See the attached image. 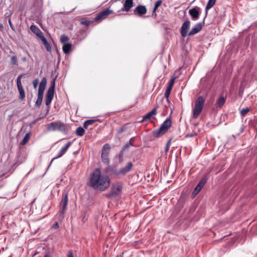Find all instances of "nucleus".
Returning <instances> with one entry per match:
<instances>
[{
	"label": "nucleus",
	"instance_id": "nucleus-31",
	"mask_svg": "<svg viewBox=\"0 0 257 257\" xmlns=\"http://www.w3.org/2000/svg\"><path fill=\"white\" fill-rule=\"evenodd\" d=\"M134 138L131 139L130 142L126 144L122 148V151L128 148L131 146H133Z\"/></svg>",
	"mask_w": 257,
	"mask_h": 257
},
{
	"label": "nucleus",
	"instance_id": "nucleus-50",
	"mask_svg": "<svg viewBox=\"0 0 257 257\" xmlns=\"http://www.w3.org/2000/svg\"><path fill=\"white\" fill-rule=\"evenodd\" d=\"M157 9H158V8H155V7H154V9H153V13H155V12L156 11V10H157Z\"/></svg>",
	"mask_w": 257,
	"mask_h": 257
},
{
	"label": "nucleus",
	"instance_id": "nucleus-11",
	"mask_svg": "<svg viewBox=\"0 0 257 257\" xmlns=\"http://www.w3.org/2000/svg\"><path fill=\"white\" fill-rule=\"evenodd\" d=\"M71 144V142H68L64 147H63L61 150L59 151L57 155L54 158L52 159V160L51 161L50 164L49 166L51 165L52 163V162L54 161V160L59 158L61 157L63 155L65 154L66 151H67L68 149L70 147V145ZM50 166H49V167Z\"/></svg>",
	"mask_w": 257,
	"mask_h": 257
},
{
	"label": "nucleus",
	"instance_id": "nucleus-35",
	"mask_svg": "<svg viewBox=\"0 0 257 257\" xmlns=\"http://www.w3.org/2000/svg\"><path fill=\"white\" fill-rule=\"evenodd\" d=\"M249 111V109L247 107L243 108L240 110V113L241 115H245Z\"/></svg>",
	"mask_w": 257,
	"mask_h": 257
},
{
	"label": "nucleus",
	"instance_id": "nucleus-16",
	"mask_svg": "<svg viewBox=\"0 0 257 257\" xmlns=\"http://www.w3.org/2000/svg\"><path fill=\"white\" fill-rule=\"evenodd\" d=\"M30 30L33 33L35 34L40 39L41 38L42 35H44L41 30L35 25H32L30 26Z\"/></svg>",
	"mask_w": 257,
	"mask_h": 257
},
{
	"label": "nucleus",
	"instance_id": "nucleus-15",
	"mask_svg": "<svg viewBox=\"0 0 257 257\" xmlns=\"http://www.w3.org/2000/svg\"><path fill=\"white\" fill-rule=\"evenodd\" d=\"M202 26L200 23L196 24L191 30L188 33V36L195 35L198 33L202 29Z\"/></svg>",
	"mask_w": 257,
	"mask_h": 257
},
{
	"label": "nucleus",
	"instance_id": "nucleus-52",
	"mask_svg": "<svg viewBox=\"0 0 257 257\" xmlns=\"http://www.w3.org/2000/svg\"><path fill=\"white\" fill-rule=\"evenodd\" d=\"M13 79H12L11 80V82H10L12 85V83H13Z\"/></svg>",
	"mask_w": 257,
	"mask_h": 257
},
{
	"label": "nucleus",
	"instance_id": "nucleus-41",
	"mask_svg": "<svg viewBox=\"0 0 257 257\" xmlns=\"http://www.w3.org/2000/svg\"><path fill=\"white\" fill-rule=\"evenodd\" d=\"M17 83L18 89L20 88V87H23L21 81H19L18 79H17Z\"/></svg>",
	"mask_w": 257,
	"mask_h": 257
},
{
	"label": "nucleus",
	"instance_id": "nucleus-51",
	"mask_svg": "<svg viewBox=\"0 0 257 257\" xmlns=\"http://www.w3.org/2000/svg\"><path fill=\"white\" fill-rule=\"evenodd\" d=\"M122 154H119V158L122 157Z\"/></svg>",
	"mask_w": 257,
	"mask_h": 257
},
{
	"label": "nucleus",
	"instance_id": "nucleus-42",
	"mask_svg": "<svg viewBox=\"0 0 257 257\" xmlns=\"http://www.w3.org/2000/svg\"><path fill=\"white\" fill-rule=\"evenodd\" d=\"M126 129V127L123 126V127H121L120 129H119L118 131H117V132L118 133L120 134V133H122Z\"/></svg>",
	"mask_w": 257,
	"mask_h": 257
},
{
	"label": "nucleus",
	"instance_id": "nucleus-20",
	"mask_svg": "<svg viewBox=\"0 0 257 257\" xmlns=\"http://www.w3.org/2000/svg\"><path fill=\"white\" fill-rule=\"evenodd\" d=\"M6 87L3 82H0V102L5 98Z\"/></svg>",
	"mask_w": 257,
	"mask_h": 257
},
{
	"label": "nucleus",
	"instance_id": "nucleus-53",
	"mask_svg": "<svg viewBox=\"0 0 257 257\" xmlns=\"http://www.w3.org/2000/svg\"><path fill=\"white\" fill-rule=\"evenodd\" d=\"M44 257H50L48 255H45Z\"/></svg>",
	"mask_w": 257,
	"mask_h": 257
},
{
	"label": "nucleus",
	"instance_id": "nucleus-49",
	"mask_svg": "<svg viewBox=\"0 0 257 257\" xmlns=\"http://www.w3.org/2000/svg\"><path fill=\"white\" fill-rule=\"evenodd\" d=\"M22 78V75H19L18 77H17V79H18L19 81H21V79Z\"/></svg>",
	"mask_w": 257,
	"mask_h": 257
},
{
	"label": "nucleus",
	"instance_id": "nucleus-40",
	"mask_svg": "<svg viewBox=\"0 0 257 257\" xmlns=\"http://www.w3.org/2000/svg\"><path fill=\"white\" fill-rule=\"evenodd\" d=\"M196 135L197 134H196V133L192 132V133H191L190 134H188L186 135L185 137L186 138H191V137H193L196 136Z\"/></svg>",
	"mask_w": 257,
	"mask_h": 257
},
{
	"label": "nucleus",
	"instance_id": "nucleus-18",
	"mask_svg": "<svg viewBox=\"0 0 257 257\" xmlns=\"http://www.w3.org/2000/svg\"><path fill=\"white\" fill-rule=\"evenodd\" d=\"M40 40L42 41L45 48L47 50L48 52H51L52 50L51 46L50 43L48 42L46 38L44 37V35H42L41 38Z\"/></svg>",
	"mask_w": 257,
	"mask_h": 257
},
{
	"label": "nucleus",
	"instance_id": "nucleus-1",
	"mask_svg": "<svg viewBox=\"0 0 257 257\" xmlns=\"http://www.w3.org/2000/svg\"><path fill=\"white\" fill-rule=\"evenodd\" d=\"M110 185V178L103 174L99 169H95L90 173L88 185L94 190L104 191L109 188Z\"/></svg>",
	"mask_w": 257,
	"mask_h": 257
},
{
	"label": "nucleus",
	"instance_id": "nucleus-21",
	"mask_svg": "<svg viewBox=\"0 0 257 257\" xmlns=\"http://www.w3.org/2000/svg\"><path fill=\"white\" fill-rule=\"evenodd\" d=\"M206 182V179H203L201 181H200L195 188L194 192L196 194L198 193L201 190L202 188L203 187Z\"/></svg>",
	"mask_w": 257,
	"mask_h": 257
},
{
	"label": "nucleus",
	"instance_id": "nucleus-30",
	"mask_svg": "<svg viewBox=\"0 0 257 257\" xmlns=\"http://www.w3.org/2000/svg\"><path fill=\"white\" fill-rule=\"evenodd\" d=\"M95 121L94 119H88L86 120L83 123V126L84 128H87L89 125H91Z\"/></svg>",
	"mask_w": 257,
	"mask_h": 257
},
{
	"label": "nucleus",
	"instance_id": "nucleus-33",
	"mask_svg": "<svg viewBox=\"0 0 257 257\" xmlns=\"http://www.w3.org/2000/svg\"><path fill=\"white\" fill-rule=\"evenodd\" d=\"M91 22L86 18H83L81 20L80 24L86 26H89Z\"/></svg>",
	"mask_w": 257,
	"mask_h": 257
},
{
	"label": "nucleus",
	"instance_id": "nucleus-27",
	"mask_svg": "<svg viewBox=\"0 0 257 257\" xmlns=\"http://www.w3.org/2000/svg\"><path fill=\"white\" fill-rule=\"evenodd\" d=\"M75 133L77 136L82 137L85 133V130L82 127L79 126L76 129Z\"/></svg>",
	"mask_w": 257,
	"mask_h": 257
},
{
	"label": "nucleus",
	"instance_id": "nucleus-10",
	"mask_svg": "<svg viewBox=\"0 0 257 257\" xmlns=\"http://www.w3.org/2000/svg\"><path fill=\"white\" fill-rule=\"evenodd\" d=\"M68 195L67 193L63 195L61 201L60 202V206L62 207L61 210V214L62 215V217H64V215L66 210L67 206L68 205Z\"/></svg>",
	"mask_w": 257,
	"mask_h": 257
},
{
	"label": "nucleus",
	"instance_id": "nucleus-17",
	"mask_svg": "<svg viewBox=\"0 0 257 257\" xmlns=\"http://www.w3.org/2000/svg\"><path fill=\"white\" fill-rule=\"evenodd\" d=\"M157 113V109L156 108H153L151 111L147 113L144 116H143V119L140 120V122H143L147 120H150L154 115Z\"/></svg>",
	"mask_w": 257,
	"mask_h": 257
},
{
	"label": "nucleus",
	"instance_id": "nucleus-39",
	"mask_svg": "<svg viewBox=\"0 0 257 257\" xmlns=\"http://www.w3.org/2000/svg\"><path fill=\"white\" fill-rule=\"evenodd\" d=\"M162 2L161 0L157 1L155 4L154 7H155V8H158L162 4Z\"/></svg>",
	"mask_w": 257,
	"mask_h": 257
},
{
	"label": "nucleus",
	"instance_id": "nucleus-14",
	"mask_svg": "<svg viewBox=\"0 0 257 257\" xmlns=\"http://www.w3.org/2000/svg\"><path fill=\"white\" fill-rule=\"evenodd\" d=\"M147 10L145 6L142 5H139L137 6L134 10V12L135 14L141 16L147 13Z\"/></svg>",
	"mask_w": 257,
	"mask_h": 257
},
{
	"label": "nucleus",
	"instance_id": "nucleus-45",
	"mask_svg": "<svg viewBox=\"0 0 257 257\" xmlns=\"http://www.w3.org/2000/svg\"><path fill=\"white\" fill-rule=\"evenodd\" d=\"M52 227L55 229L58 228L59 227L58 223L57 222H55V223L53 225Z\"/></svg>",
	"mask_w": 257,
	"mask_h": 257
},
{
	"label": "nucleus",
	"instance_id": "nucleus-38",
	"mask_svg": "<svg viewBox=\"0 0 257 257\" xmlns=\"http://www.w3.org/2000/svg\"><path fill=\"white\" fill-rule=\"evenodd\" d=\"M11 62L13 65L16 64V57L15 55H13L11 58Z\"/></svg>",
	"mask_w": 257,
	"mask_h": 257
},
{
	"label": "nucleus",
	"instance_id": "nucleus-12",
	"mask_svg": "<svg viewBox=\"0 0 257 257\" xmlns=\"http://www.w3.org/2000/svg\"><path fill=\"white\" fill-rule=\"evenodd\" d=\"M190 25V22L189 20H186L183 23L180 31L181 36L183 37H185L188 35V29L189 28Z\"/></svg>",
	"mask_w": 257,
	"mask_h": 257
},
{
	"label": "nucleus",
	"instance_id": "nucleus-9",
	"mask_svg": "<svg viewBox=\"0 0 257 257\" xmlns=\"http://www.w3.org/2000/svg\"><path fill=\"white\" fill-rule=\"evenodd\" d=\"M133 167V163L131 162H129L125 167L120 169L118 171L116 172L115 174L118 176L124 175L132 170Z\"/></svg>",
	"mask_w": 257,
	"mask_h": 257
},
{
	"label": "nucleus",
	"instance_id": "nucleus-3",
	"mask_svg": "<svg viewBox=\"0 0 257 257\" xmlns=\"http://www.w3.org/2000/svg\"><path fill=\"white\" fill-rule=\"evenodd\" d=\"M47 130L49 132L59 131L62 133H66L67 131L66 125L60 121L49 123L47 125Z\"/></svg>",
	"mask_w": 257,
	"mask_h": 257
},
{
	"label": "nucleus",
	"instance_id": "nucleus-36",
	"mask_svg": "<svg viewBox=\"0 0 257 257\" xmlns=\"http://www.w3.org/2000/svg\"><path fill=\"white\" fill-rule=\"evenodd\" d=\"M175 79H176V77H174V78H172L171 79V80L169 81V85L168 87H170L171 88H173Z\"/></svg>",
	"mask_w": 257,
	"mask_h": 257
},
{
	"label": "nucleus",
	"instance_id": "nucleus-22",
	"mask_svg": "<svg viewBox=\"0 0 257 257\" xmlns=\"http://www.w3.org/2000/svg\"><path fill=\"white\" fill-rule=\"evenodd\" d=\"M226 101V97L220 96L216 102L217 107L221 108L224 105Z\"/></svg>",
	"mask_w": 257,
	"mask_h": 257
},
{
	"label": "nucleus",
	"instance_id": "nucleus-34",
	"mask_svg": "<svg viewBox=\"0 0 257 257\" xmlns=\"http://www.w3.org/2000/svg\"><path fill=\"white\" fill-rule=\"evenodd\" d=\"M172 88L168 87L165 92V96L167 101H169V97Z\"/></svg>",
	"mask_w": 257,
	"mask_h": 257
},
{
	"label": "nucleus",
	"instance_id": "nucleus-29",
	"mask_svg": "<svg viewBox=\"0 0 257 257\" xmlns=\"http://www.w3.org/2000/svg\"><path fill=\"white\" fill-rule=\"evenodd\" d=\"M101 158L102 161L104 163H105L107 165L109 164V159L108 158V155L105 154L104 153H101Z\"/></svg>",
	"mask_w": 257,
	"mask_h": 257
},
{
	"label": "nucleus",
	"instance_id": "nucleus-44",
	"mask_svg": "<svg viewBox=\"0 0 257 257\" xmlns=\"http://www.w3.org/2000/svg\"><path fill=\"white\" fill-rule=\"evenodd\" d=\"M67 257H74L73 253L72 251H68Z\"/></svg>",
	"mask_w": 257,
	"mask_h": 257
},
{
	"label": "nucleus",
	"instance_id": "nucleus-47",
	"mask_svg": "<svg viewBox=\"0 0 257 257\" xmlns=\"http://www.w3.org/2000/svg\"><path fill=\"white\" fill-rule=\"evenodd\" d=\"M9 25H10V26L11 28L13 30H14V28H13V25H12V22H11V21L10 19H9Z\"/></svg>",
	"mask_w": 257,
	"mask_h": 257
},
{
	"label": "nucleus",
	"instance_id": "nucleus-28",
	"mask_svg": "<svg viewBox=\"0 0 257 257\" xmlns=\"http://www.w3.org/2000/svg\"><path fill=\"white\" fill-rule=\"evenodd\" d=\"M19 92V99L21 100H24L25 98V92L23 87H20V88L18 89Z\"/></svg>",
	"mask_w": 257,
	"mask_h": 257
},
{
	"label": "nucleus",
	"instance_id": "nucleus-23",
	"mask_svg": "<svg viewBox=\"0 0 257 257\" xmlns=\"http://www.w3.org/2000/svg\"><path fill=\"white\" fill-rule=\"evenodd\" d=\"M72 44L70 43H65L64 44L62 50L65 54H68L71 50Z\"/></svg>",
	"mask_w": 257,
	"mask_h": 257
},
{
	"label": "nucleus",
	"instance_id": "nucleus-8",
	"mask_svg": "<svg viewBox=\"0 0 257 257\" xmlns=\"http://www.w3.org/2000/svg\"><path fill=\"white\" fill-rule=\"evenodd\" d=\"M112 13V11L108 9H105L98 14L97 16L95 18V21L96 22H99L106 19L108 16L110 15Z\"/></svg>",
	"mask_w": 257,
	"mask_h": 257
},
{
	"label": "nucleus",
	"instance_id": "nucleus-5",
	"mask_svg": "<svg viewBox=\"0 0 257 257\" xmlns=\"http://www.w3.org/2000/svg\"><path fill=\"white\" fill-rule=\"evenodd\" d=\"M47 84V79L45 77H44L39 85V89H38V98L36 102V106L37 107H39L41 106L43 98V94L45 90L46 86Z\"/></svg>",
	"mask_w": 257,
	"mask_h": 257
},
{
	"label": "nucleus",
	"instance_id": "nucleus-32",
	"mask_svg": "<svg viewBox=\"0 0 257 257\" xmlns=\"http://www.w3.org/2000/svg\"><path fill=\"white\" fill-rule=\"evenodd\" d=\"M68 40H69V38L67 35H66L65 34H63L61 36L60 42L62 43L65 44Z\"/></svg>",
	"mask_w": 257,
	"mask_h": 257
},
{
	"label": "nucleus",
	"instance_id": "nucleus-4",
	"mask_svg": "<svg viewBox=\"0 0 257 257\" xmlns=\"http://www.w3.org/2000/svg\"><path fill=\"white\" fill-rule=\"evenodd\" d=\"M122 189V183L117 182L111 186L109 193L106 194L108 198L117 197L121 194Z\"/></svg>",
	"mask_w": 257,
	"mask_h": 257
},
{
	"label": "nucleus",
	"instance_id": "nucleus-26",
	"mask_svg": "<svg viewBox=\"0 0 257 257\" xmlns=\"http://www.w3.org/2000/svg\"><path fill=\"white\" fill-rule=\"evenodd\" d=\"M110 149V145L108 144H105L102 147L101 153H104L105 154L108 155Z\"/></svg>",
	"mask_w": 257,
	"mask_h": 257
},
{
	"label": "nucleus",
	"instance_id": "nucleus-48",
	"mask_svg": "<svg viewBox=\"0 0 257 257\" xmlns=\"http://www.w3.org/2000/svg\"><path fill=\"white\" fill-rule=\"evenodd\" d=\"M171 139H170L169 140H168V142H167V143L166 145H168V146H170V145H171Z\"/></svg>",
	"mask_w": 257,
	"mask_h": 257
},
{
	"label": "nucleus",
	"instance_id": "nucleus-25",
	"mask_svg": "<svg viewBox=\"0 0 257 257\" xmlns=\"http://www.w3.org/2000/svg\"><path fill=\"white\" fill-rule=\"evenodd\" d=\"M30 132L27 133L25 137H24L22 141L20 143V144L22 145H25V144H26L29 140V139L30 138Z\"/></svg>",
	"mask_w": 257,
	"mask_h": 257
},
{
	"label": "nucleus",
	"instance_id": "nucleus-2",
	"mask_svg": "<svg viewBox=\"0 0 257 257\" xmlns=\"http://www.w3.org/2000/svg\"><path fill=\"white\" fill-rule=\"evenodd\" d=\"M172 125L171 120L170 118H167L162 124L161 126L157 130L152 132L153 137L159 138L165 134L171 127Z\"/></svg>",
	"mask_w": 257,
	"mask_h": 257
},
{
	"label": "nucleus",
	"instance_id": "nucleus-24",
	"mask_svg": "<svg viewBox=\"0 0 257 257\" xmlns=\"http://www.w3.org/2000/svg\"><path fill=\"white\" fill-rule=\"evenodd\" d=\"M216 0H209L205 8L206 16L207 14V11L210 9L215 4Z\"/></svg>",
	"mask_w": 257,
	"mask_h": 257
},
{
	"label": "nucleus",
	"instance_id": "nucleus-46",
	"mask_svg": "<svg viewBox=\"0 0 257 257\" xmlns=\"http://www.w3.org/2000/svg\"><path fill=\"white\" fill-rule=\"evenodd\" d=\"M170 146H168V145H166L165 148V151L166 152H167L169 149Z\"/></svg>",
	"mask_w": 257,
	"mask_h": 257
},
{
	"label": "nucleus",
	"instance_id": "nucleus-13",
	"mask_svg": "<svg viewBox=\"0 0 257 257\" xmlns=\"http://www.w3.org/2000/svg\"><path fill=\"white\" fill-rule=\"evenodd\" d=\"M133 0H125L121 11L125 12H129L131 9L133 7Z\"/></svg>",
	"mask_w": 257,
	"mask_h": 257
},
{
	"label": "nucleus",
	"instance_id": "nucleus-54",
	"mask_svg": "<svg viewBox=\"0 0 257 257\" xmlns=\"http://www.w3.org/2000/svg\"><path fill=\"white\" fill-rule=\"evenodd\" d=\"M22 133V131H21V132H20L19 133V135Z\"/></svg>",
	"mask_w": 257,
	"mask_h": 257
},
{
	"label": "nucleus",
	"instance_id": "nucleus-6",
	"mask_svg": "<svg viewBox=\"0 0 257 257\" xmlns=\"http://www.w3.org/2000/svg\"><path fill=\"white\" fill-rule=\"evenodd\" d=\"M205 103V100L202 96L198 97L195 102V106L193 109V117L197 118L201 112Z\"/></svg>",
	"mask_w": 257,
	"mask_h": 257
},
{
	"label": "nucleus",
	"instance_id": "nucleus-19",
	"mask_svg": "<svg viewBox=\"0 0 257 257\" xmlns=\"http://www.w3.org/2000/svg\"><path fill=\"white\" fill-rule=\"evenodd\" d=\"M189 14L194 19H198L199 17V12L196 8L190 9Z\"/></svg>",
	"mask_w": 257,
	"mask_h": 257
},
{
	"label": "nucleus",
	"instance_id": "nucleus-7",
	"mask_svg": "<svg viewBox=\"0 0 257 257\" xmlns=\"http://www.w3.org/2000/svg\"><path fill=\"white\" fill-rule=\"evenodd\" d=\"M55 88V79L52 82L51 86L49 88L46 95V105H49L54 97Z\"/></svg>",
	"mask_w": 257,
	"mask_h": 257
},
{
	"label": "nucleus",
	"instance_id": "nucleus-37",
	"mask_svg": "<svg viewBox=\"0 0 257 257\" xmlns=\"http://www.w3.org/2000/svg\"><path fill=\"white\" fill-rule=\"evenodd\" d=\"M39 83V81L38 78L35 79L33 81V84L35 89H36L37 88Z\"/></svg>",
	"mask_w": 257,
	"mask_h": 257
},
{
	"label": "nucleus",
	"instance_id": "nucleus-43",
	"mask_svg": "<svg viewBox=\"0 0 257 257\" xmlns=\"http://www.w3.org/2000/svg\"><path fill=\"white\" fill-rule=\"evenodd\" d=\"M49 112V109H47V111H46V113L43 116L40 117L39 118L37 119V120H39V119H43L45 117V116L47 115V114Z\"/></svg>",
	"mask_w": 257,
	"mask_h": 257
}]
</instances>
